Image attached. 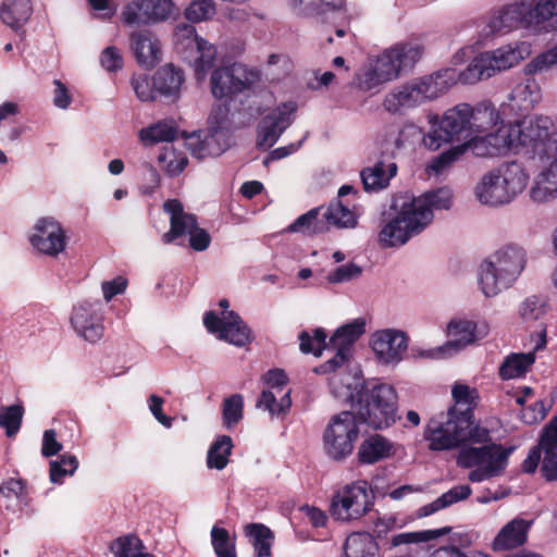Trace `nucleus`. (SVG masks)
I'll return each mask as SVG.
<instances>
[{
    "mask_svg": "<svg viewBox=\"0 0 557 557\" xmlns=\"http://www.w3.org/2000/svg\"><path fill=\"white\" fill-rule=\"evenodd\" d=\"M343 0H287L288 8L299 16H321L338 10Z\"/></svg>",
    "mask_w": 557,
    "mask_h": 557,
    "instance_id": "obj_39",
    "label": "nucleus"
},
{
    "mask_svg": "<svg viewBox=\"0 0 557 557\" xmlns=\"http://www.w3.org/2000/svg\"><path fill=\"white\" fill-rule=\"evenodd\" d=\"M246 534L251 539V544L257 557H268L274 539L273 532L260 523H251L246 527Z\"/></svg>",
    "mask_w": 557,
    "mask_h": 557,
    "instance_id": "obj_46",
    "label": "nucleus"
},
{
    "mask_svg": "<svg viewBox=\"0 0 557 557\" xmlns=\"http://www.w3.org/2000/svg\"><path fill=\"white\" fill-rule=\"evenodd\" d=\"M172 10V0H132L123 7L121 20L131 27L152 25L166 21Z\"/></svg>",
    "mask_w": 557,
    "mask_h": 557,
    "instance_id": "obj_18",
    "label": "nucleus"
},
{
    "mask_svg": "<svg viewBox=\"0 0 557 557\" xmlns=\"http://www.w3.org/2000/svg\"><path fill=\"white\" fill-rule=\"evenodd\" d=\"M425 438L431 450H449L467 442L487 445L491 442L488 429L474 424V416L461 419H431L425 429Z\"/></svg>",
    "mask_w": 557,
    "mask_h": 557,
    "instance_id": "obj_7",
    "label": "nucleus"
},
{
    "mask_svg": "<svg viewBox=\"0 0 557 557\" xmlns=\"http://www.w3.org/2000/svg\"><path fill=\"white\" fill-rule=\"evenodd\" d=\"M546 0H516L499 9L487 23L491 34L518 27H540L556 15Z\"/></svg>",
    "mask_w": 557,
    "mask_h": 557,
    "instance_id": "obj_9",
    "label": "nucleus"
},
{
    "mask_svg": "<svg viewBox=\"0 0 557 557\" xmlns=\"http://www.w3.org/2000/svg\"><path fill=\"white\" fill-rule=\"evenodd\" d=\"M71 324L77 335L89 343H97L104 333L103 305L101 300H83L74 306Z\"/></svg>",
    "mask_w": 557,
    "mask_h": 557,
    "instance_id": "obj_19",
    "label": "nucleus"
},
{
    "mask_svg": "<svg viewBox=\"0 0 557 557\" xmlns=\"http://www.w3.org/2000/svg\"><path fill=\"white\" fill-rule=\"evenodd\" d=\"M203 324L209 333L234 346L244 347L252 341L251 330L235 311H227L222 318L208 311L203 315Z\"/></svg>",
    "mask_w": 557,
    "mask_h": 557,
    "instance_id": "obj_17",
    "label": "nucleus"
},
{
    "mask_svg": "<svg viewBox=\"0 0 557 557\" xmlns=\"http://www.w3.org/2000/svg\"><path fill=\"white\" fill-rule=\"evenodd\" d=\"M359 436V426L355 413L344 410L332 416L323 435V450L334 461H343L354 451Z\"/></svg>",
    "mask_w": 557,
    "mask_h": 557,
    "instance_id": "obj_12",
    "label": "nucleus"
},
{
    "mask_svg": "<svg viewBox=\"0 0 557 557\" xmlns=\"http://www.w3.org/2000/svg\"><path fill=\"white\" fill-rule=\"evenodd\" d=\"M471 106L459 103L448 109L444 115L430 117L431 129L423 137L424 146L430 150H437L444 144L453 140H467L473 137L470 127Z\"/></svg>",
    "mask_w": 557,
    "mask_h": 557,
    "instance_id": "obj_11",
    "label": "nucleus"
},
{
    "mask_svg": "<svg viewBox=\"0 0 557 557\" xmlns=\"http://www.w3.org/2000/svg\"><path fill=\"white\" fill-rule=\"evenodd\" d=\"M370 345L381 363L397 364L407 351L408 337L403 331L385 329L373 333Z\"/></svg>",
    "mask_w": 557,
    "mask_h": 557,
    "instance_id": "obj_21",
    "label": "nucleus"
},
{
    "mask_svg": "<svg viewBox=\"0 0 557 557\" xmlns=\"http://www.w3.org/2000/svg\"><path fill=\"white\" fill-rule=\"evenodd\" d=\"M29 240L39 252L55 257L65 249L66 235L57 220L41 218L36 222Z\"/></svg>",
    "mask_w": 557,
    "mask_h": 557,
    "instance_id": "obj_23",
    "label": "nucleus"
},
{
    "mask_svg": "<svg viewBox=\"0 0 557 557\" xmlns=\"http://www.w3.org/2000/svg\"><path fill=\"white\" fill-rule=\"evenodd\" d=\"M541 330L539 333V342L536 343L534 350L527 354L512 352L507 356L499 366L498 374L502 380H512L523 376L530 367L535 361V351L543 348L546 345V329L541 323Z\"/></svg>",
    "mask_w": 557,
    "mask_h": 557,
    "instance_id": "obj_25",
    "label": "nucleus"
},
{
    "mask_svg": "<svg viewBox=\"0 0 557 557\" xmlns=\"http://www.w3.org/2000/svg\"><path fill=\"white\" fill-rule=\"evenodd\" d=\"M78 467V460L72 455H61L58 460L50 461V480L62 483L66 475H72Z\"/></svg>",
    "mask_w": 557,
    "mask_h": 557,
    "instance_id": "obj_54",
    "label": "nucleus"
},
{
    "mask_svg": "<svg viewBox=\"0 0 557 557\" xmlns=\"http://www.w3.org/2000/svg\"><path fill=\"white\" fill-rule=\"evenodd\" d=\"M163 208L170 214L171 224L170 230L162 237L165 244L174 242L176 238L185 235L187 230L196 227V216L185 213L182 203L177 199L165 201Z\"/></svg>",
    "mask_w": 557,
    "mask_h": 557,
    "instance_id": "obj_28",
    "label": "nucleus"
},
{
    "mask_svg": "<svg viewBox=\"0 0 557 557\" xmlns=\"http://www.w3.org/2000/svg\"><path fill=\"white\" fill-rule=\"evenodd\" d=\"M393 443L381 434H373L366 438L357 451L361 465H373L392 456Z\"/></svg>",
    "mask_w": 557,
    "mask_h": 557,
    "instance_id": "obj_30",
    "label": "nucleus"
},
{
    "mask_svg": "<svg viewBox=\"0 0 557 557\" xmlns=\"http://www.w3.org/2000/svg\"><path fill=\"white\" fill-rule=\"evenodd\" d=\"M175 136L176 128L168 122H160L140 131L141 139L150 144L172 141Z\"/></svg>",
    "mask_w": 557,
    "mask_h": 557,
    "instance_id": "obj_55",
    "label": "nucleus"
},
{
    "mask_svg": "<svg viewBox=\"0 0 557 557\" xmlns=\"http://www.w3.org/2000/svg\"><path fill=\"white\" fill-rule=\"evenodd\" d=\"M131 83L140 101L154 100L156 92L158 91L154 89L153 84H150V81L146 75H134Z\"/></svg>",
    "mask_w": 557,
    "mask_h": 557,
    "instance_id": "obj_61",
    "label": "nucleus"
},
{
    "mask_svg": "<svg viewBox=\"0 0 557 557\" xmlns=\"http://www.w3.org/2000/svg\"><path fill=\"white\" fill-rule=\"evenodd\" d=\"M553 121L548 116H527L513 123L518 149H525L544 164L536 176L530 198L537 203L557 197V134H553Z\"/></svg>",
    "mask_w": 557,
    "mask_h": 557,
    "instance_id": "obj_1",
    "label": "nucleus"
},
{
    "mask_svg": "<svg viewBox=\"0 0 557 557\" xmlns=\"http://www.w3.org/2000/svg\"><path fill=\"white\" fill-rule=\"evenodd\" d=\"M443 71L454 73V85L457 82L475 84L479 81L487 79L495 75L494 70L491 67V61L486 59L484 53L475 57L462 72L458 73L455 69H444Z\"/></svg>",
    "mask_w": 557,
    "mask_h": 557,
    "instance_id": "obj_36",
    "label": "nucleus"
},
{
    "mask_svg": "<svg viewBox=\"0 0 557 557\" xmlns=\"http://www.w3.org/2000/svg\"><path fill=\"white\" fill-rule=\"evenodd\" d=\"M515 449V446L503 447L496 443L482 446L463 445L458 451L456 463L460 468L471 469L468 480L479 483L502 475Z\"/></svg>",
    "mask_w": 557,
    "mask_h": 557,
    "instance_id": "obj_8",
    "label": "nucleus"
},
{
    "mask_svg": "<svg viewBox=\"0 0 557 557\" xmlns=\"http://www.w3.org/2000/svg\"><path fill=\"white\" fill-rule=\"evenodd\" d=\"M23 408L17 405L10 406L0 412V425L5 429L7 435H14L22 423Z\"/></svg>",
    "mask_w": 557,
    "mask_h": 557,
    "instance_id": "obj_59",
    "label": "nucleus"
},
{
    "mask_svg": "<svg viewBox=\"0 0 557 557\" xmlns=\"http://www.w3.org/2000/svg\"><path fill=\"white\" fill-rule=\"evenodd\" d=\"M454 73L437 71L412 82L394 87L383 100V108L391 114H404L405 111L434 100L454 86Z\"/></svg>",
    "mask_w": 557,
    "mask_h": 557,
    "instance_id": "obj_4",
    "label": "nucleus"
},
{
    "mask_svg": "<svg viewBox=\"0 0 557 557\" xmlns=\"http://www.w3.org/2000/svg\"><path fill=\"white\" fill-rule=\"evenodd\" d=\"M345 557H377L379 546L368 532L350 534L344 545Z\"/></svg>",
    "mask_w": 557,
    "mask_h": 557,
    "instance_id": "obj_40",
    "label": "nucleus"
},
{
    "mask_svg": "<svg viewBox=\"0 0 557 557\" xmlns=\"http://www.w3.org/2000/svg\"><path fill=\"white\" fill-rule=\"evenodd\" d=\"M176 51L194 69L197 81H203L216 59V47L200 37L190 24H178L173 34Z\"/></svg>",
    "mask_w": 557,
    "mask_h": 557,
    "instance_id": "obj_10",
    "label": "nucleus"
},
{
    "mask_svg": "<svg viewBox=\"0 0 557 557\" xmlns=\"http://www.w3.org/2000/svg\"><path fill=\"white\" fill-rule=\"evenodd\" d=\"M397 173L395 162L385 163V160H379L373 166L363 169L360 177L363 188L367 191H377L387 187L389 180Z\"/></svg>",
    "mask_w": 557,
    "mask_h": 557,
    "instance_id": "obj_33",
    "label": "nucleus"
},
{
    "mask_svg": "<svg viewBox=\"0 0 557 557\" xmlns=\"http://www.w3.org/2000/svg\"><path fill=\"white\" fill-rule=\"evenodd\" d=\"M129 46L138 64L146 69L153 67L161 60V44L151 30L133 32Z\"/></svg>",
    "mask_w": 557,
    "mask_h": 557,
    "instance_id": "obj_24",
    "label": "nucleus"
},
{
    "mask_svg": "<svg viewBox=\"0 0 557 557\" xmlns=\"http://www.w3.org/2000/svg\"><path fill=\"white\" fill-rule=\"evenodd\" d=\"M468 149H470L469 141L451 147L434 157L431 163L428 165V169L435 174H440L449 168L454 162H456Z\"/></svg>",
    "mask_w": 557,
    "mask_h": 557,
    "instance_id": "obj_52",
    "label": "nucleus"
},
{
    "mask_svg": "<svg viewBox=\"0 0 557 557\" xmlns=\"http://www.w3.org/2000/svg\"><path fill=\"white\" fill-rule=\"evenodd\" d=\"M288 232L306 235L321 234L327 231L326 222L322 219L321 208H314L298 216L288 227Z\"/></svg>",
    "mask_w": 557,
    "mask_h": 557,
    "instance_id": "obj_42",
    "label": "nucleus"
},
{
    "mask_svg": "<svg viewBox=\"0 0 557 557\" xmlns=\"http://www.w3.org/2000/svg\"><path fill=\"white\" fill-rule=\"evenodd\" d=\"M470 127L472 136L490 131L500 120L499 113L490 101H482L471 107Z\"/></svg>",
    "mask_w": 557,
    "mask_h": 557,
    "instance_id": "obj_38",
    "label": "nucleus"
},
{
    "mask_svg": "<svg viewBox=\"0 0 557 557\" xmlns=\"http://www.w3.org/2000/svg\"><path fill=\"white\" fill-rule=\"evenodd\" d=\"M30 0H3L0 7L1 21L13 29H18L32 16Z\"/></svg>",
    "mask_w": 557,
    "mask_h": 557,
    "instance_id": "obj_37",
    "label": "nucleus"
},
{
    "mask_svg": "<svg viewBox=\"0 0 557 557\" xmlns=\"http://www.w3.org/2000/svg\"><path fill=\"white\" fill-rule=\"evenodd\" d=\"M475 323L465 319H453L447 325L450 341L441 350H459L475 341Z\"/></svg>",
    "mask_w": 557,
    "mask_h": 557,
    "instance_id": "obj_34",
    "label": "nucleus"
},
{
    "mask_svg": "<svg viewBox=\"0 0 557 557\" xmlns=\"http://www.w3.org/2000/svg\"><path fill=\"white\" fill-rule=\"evenodd\" d=\"M185 81L184 72L173 64H165L152 76V84L159 95L176 98Z\"/></svg>",
    "mask_w": 557,
    "mask_h": 557,
    "instance_id": "obj_32",
    "label": "nucleus"
},
{
    "mask_svg": "<svg viewBox=\"0 0 557 557\" xmlns=\"http://www.w3.org/2000/svg\"><path fill=\"white\" fill-rule=\"evenodd\" d=\"M529 175L518 162H507L490 171L475 187V197L491 207L511 202L527 187Z\"/></svg>",
    "mask_w": 557,
    "mask_h": 557,
    "instance_id": "obj_6",
    "label": "nucleus"
},
{
    "mask_svg": "<svg viewBox=\"0 0 557 557\" xmlns=\"http://www.w3.org/2000/svg\"><path fill=\"white\" fill-rule=\"evenodd\" d=\"M211 543L216 557H237L235 542L231 540L226 529L214 525L211 530Z\"/></svg>",
    "mask_w": 557,
    "mask_h": 557,
    "instance_id": "obj_53",
    "label": "nucleus"
},
{
    "mask_svg": "<svg viewBox=\"0 0 557 557\" xmlns=\"http://www.w3.org/2000/svg\"><path fill=\"white\" fill-rule=\"evenodd\" d=\"M214 13L215 7L212 0H196L186 8L184 15L189 22L199 23L210 18Z\"/></svg>",
    "mask_w": 557,
    "mask_h": 557,
    "instance_id": "obj_58",
    "label": "nucleus"
},
{
    "mask_svg": "<svg viewBox=\"0 0 557 557\" xmlns=\"http://www.w3.org/2000/svg\"><path fill=\"white\" fill-rule=\"evenodd\" d=\"M548 311V302L544 297L530 296L519 306V315L524 323L542 321Z\"/></svg>",
    "mask_w": 557,
    "mask_h": 557,
    "instance_id": "obj_47",
    "label": "nucleus"
},
{
    "mask_svg": "<svg viewBox=\"0 0 557 557\" xmlns=\"http://www.w3.org/2000/svg\"><path fill=\"white\" fill-rule=\"evenodd\" d=\"M0 494L8 499L15 498L18 511H23L32 500L27 482L21 478L3 480L0 484Z\"/></svg>",
    "mask_w": 557,
    "mask_h": 557,
    "instance_id": "obj_44",
    "label": "nucleus"
},
{
    "mask_svg": "<svg viewBox=\"0 0 557 557\" xmlns=\"http://www.w3.org/2000/svg\"><path fill=\"white\" fill-rule=\"evenodd\" d=\"M233 441L228 435H220L211 444L207 454V466L210 469L223 470L232 454Z\"/></svg>",
    "mask_w": 557,
    "mask_h": 557,
    "instance_id": "obj_45",
    "label": "nucleus"
},
{
    "mask_svg": "<svg viewBox=\"0 0 557 557\" xmlns=\"http://www.w3.org/2000/svg\"><path fill=\"white\" fill-rule=\"evenodd\" d=\"M532 521L515 518L507 522L492 542L494 552H505L518 548L527 543Z\"/></svg>",
    "mask_w": 557,
    "mask_h": 557,
    "instance_id": "obj_26",
    "label": "nucleus"
},
{
    "mask_svg": "<svg viewBox=\"0 0 557 557\" xmlns=\"http://www.w3.org/2000/svg\"><path fill=\"white\" fill-rule=\"evenodd\" d=\"M230 131L210 129L203 140L189 141L188 148L191 154L198 159L206 157H218L230 147Z\"/></svg>",
    "mask_w": 557,
    "mask_h": 557,
    "instance_id": "obj_29",
    "label": "nucleus"
},
{
    "mask_svg": "<svg viewBox=\"0 0 557 557\" xmlns=\"http://www.w3.org/2000/svg\"><path fill=\"white\" fill-rule=\"evenodd\" d=\"M244 417V397L240 394H233L224 398L222 404V421L223 425L231 430Z\"/></svg>",
    "mask_w": 557,
    "mask_h": 557,
    "instance_id": "obj_49",
    "label": "nucleus"
},
{
    "mask_svg": "<svg viewBox=\"0 0 557 557\" xmlns=\"http://www.w3.org/2000/svg\"><path fill=\"white\" fill-rule=\"evenodd\" d=\"M297 106L293 101L284 102L265 114L258 127L259 145L272 147L293 123Z\"/></svg>",
    "mask_w": 557,
    "mask_h": 557,
    "instance_id": "obj_22",
    "label": "nucleus"
},
{
    "mask_svg": "<svg viewBox=\"0 0 557 557\" xmlns=\"http://www.w3.org/2000/svg\"><path fill=\"white\" fill-rule=\"evenodd\" d=\"M145 548L143 541L134 534L120 536L110 544V550L115 557H136Z\"/></svg>",
    "mask_w": 557,
    "mask_h": 557,
    "instance_id": "obj_51",
    "label": "nucleus"
},
{
    "mask_svg": "<svg viewBox=\"0 0 557 557\" xmlns=\"http://www.w3.org/2000/svg\"><path fill=\"white\" fill-rule=\"evenodd\" d=\"M387 83L373 64L361 67L354 76L351 85L357 89L369 92L377 90L381 85Z\"/></svg>",
    "mask_w": 557,
    "mask_h": 557,
    "instance_id": "obj_48",
    "label": "nucleus"
},
{
    "mask_svg": "<svg viewBox=\"0 0 557 557\" xmlns=\"http://www.w3.org/2000/svg\"><path fill=\"white\" fill-rule=\"evenodd\" d=\"M527 52L528 49L524 44H515L484 52V54L486 59L491 61V67L496 74L497 72L505 71L518 64Z\"/></svg>",
    "mask_w": 557,
    "mask_h": 557,
    "instance_id": "obj_35",
    "label": "nucleus"
},
{
    "mask_svg": "<svg viewBox=\"0 0 557 557\" xmlns=\"http://www.w3.org/2000/svg\"><path fill=\"white\" fill-rule=\"evenodd\" d=\"M366 321L358 318L336 330L330 338L331 346H339L351 351V346L364 334Z\"/></svg>",
    "mask_w": 557,
    "mask_h": 557,
    "instance_id": "obj_43",
    "label": "nucleus"
},
{
    "mask_svg": "<svg viewBox=\"0 0 557 557\" xmlns=\"http://www.w3.org/2000/svg\"><path fill=\"white\" fill-rule=\"evenodd\" d=\"M257 408L269 411L272 416L285 413L292 406L290 391H286L280 398L272 391H263L257 400Z\"/></svg>",
    "mask_w": 557,
    "mask_h": 557,
    "instance_id": "obj_50",
    "label": "nucleus"
},
{
    "mask_svg": "<svg viewBox=\"0 0 557 557\" xmlns=\"http://www.w3.org/2000/svg\"><path fill=\"white\" fill-rule=\"evenodd\" d=\"M451 396L455 405L447 411V413H441L438 417L433 419H461L468 416H474V408L479 404L480 395L475 387H471L467 384L456 383L451 387Z\"/></svg>",
    "mask_w": 557,
    "mask_h": 557,
    "instance_id": "obj_27",
    "label": "nucleus"
},
{
    "mask_svg": "<svg viewBox=\"0 0 557 557\" xmlns=\"http://www.w3.org/2000/svg\"><path fill=\"white\" fill-rule=\"evenodd\" d=\"M472 494L470 485H456L440 496L444 507H449L458 502L467 499Z\"/></svg>",
    "mask_w": 557,
    "mask_h": 557,
    "instance_id": "obj_64",
    "label": "nucleus"
},
{
    "mask_svg": "<svg viewBox=\"0 0 557 557\" xmlns=\"http://www.w3.org/2000/svg\"><path fill=\"white\" fill-rule=\"evenodd\" d=\"M158 160L160 162L168 161L166 172L170 176H177L184 171V169L188 164V159L186 156H174L173 152H164L158 157Z\"/></svg>",
    "mask_w": 557,
    "mask_h": 557,
    "instance_id": "obj_63",
    "label": "nucleus"
},
{
    "mask_svg": "<svg viewBox=\"0 0 557 557\" xmlns=\"http://www.w3.org/2000/svg\"><path fill=\"white\" fill-rule=\"evenodd\" d=\"M451 202L453 193L448 187L430 190L403 201L396 216L379 234L381 246L387 248L405 245L432 222L434 210H447Z\"/></svg>",
    "mask_w": 557,
    "mask_h": 557,
    "instance_id": "obj_2",
    "label": "nucleus"
},
{
    "mask_svg": "<svg viewBox=\"0 0 557 557\" xmlns=\"http://www.w3.org/2000/svg\"><path fill=\"white\" fill-rule=\"evenodd\" d=\"M539 467L547 482L557 481V416L544 428L539 444L530 449L522 463V470L528 474Z\"/></svg>",
    "mask_w": 557,
    "mask_h": 557,
    "instance_id": "obj_15",
    "label": "nucleus"
},
{
    "mask_svg": "<svg viewBox=\"0 0 557 557\" xmlns=\"http://www.w3.org/2000/svg\"><path fill=\"white\" fill-rule=\"evenodd\" d=\"M555 65H557V44L533 58L525 65L524 71L528 75H534L546 72Z\"/></svg>",
    "mask_w": 557,
    "mask_h": 557,
    "instance_id": "obj_56",
    "label": "nucleus"
},
{
    "mask_svg": "<svg viewBox=\"0 0 557 557\" xmlns=\"http://www.w3.org/2000/svg\"><path fill=\"white\" fill-rule=\"evenodd\" d=\"M450 530H451L450 528L445 527V528L436 529V530H425V531H421V532L400 533L393 537L392 545L399 546L403 544L431 541V540L437 539L442 535L449 533Z\"/></svg>",
    "mask_w": 557,
    "mask_h": 557,
    "instance_id": "obj_57",
    "label": "nucleus"
},
{
    "mask_svg": "<svg viewBox=\"0 0 557 557\" xmlns=\"http://www.w3.org/2000/svg\"><path fill=\"white\" fill-rule=\"evenodd\" d=\"M374 505V495L367 481H357L339 488L331 499L330 513L348 522L367 515Z\"/></svg>",
    "mask_w": 557,
    "mask_h": 557,
    "instance_id": "obj_13",
    "label": "nucleus"
},
{
    "mask_svg": "<svg viewBox=\"0 0 557 557\" xmlns=\"http://www.w3.org/2000/svg\"><path fill=\"white\" fill-rule=\"evenodd\" d=\"M362 273V268L354 262H349L336 268L327 274V282L338 284L358 278Z\"/></svg>",
    "mask_w": 557,
    "mask_h": 557,
    "instance_id": "obj_60",
    "label": "nucleus"
},
{
    "mask_svg": "<svg viewBox=\"0 0 557 557\" xmlns=\"http://www.w3.org/2000/svg\"><path fill=\"white\" fill-rule=\"evenodd\" d=\"M542 98L541 88L534 78L527 77L517 83L510 95L509 101L513 110L529 111L540 102Z\"/></svg>",
    "mask_w": 557,
    "mask_h": 557,
    "instance_id": "obj_31",
    "label": "nucleus"
},
{
    "mask_svg": "<svg viewBox=\"0 0 557 557\" xmlns=\"http://www.w3.org/2000/svg\"><path fill=\"white\" fill-rule=\"evenodd\" d=\"M228 107L225 104H216L212 108L208 123L210 129L230 131L228 127Z\"/></svg>",
    "mask_w": 557,
    "mask_h": 557,
    "instance_id": "obj_62",
    "label": "nucleus"
},
{
    "mask_svg": "<svg viewBox=\"0 0 557 557\" xmlns=\"http://www.w3.org/2000/svg\"><path fill=\"white\" fill-rule=\"evenodd\" d=\"M260 81V72L234 62L215 67L210 76V89L215 99H228L252 89Z\"/></svg>",
    "mask_w": 557,
    "mask_h": 557,
    "instance_id": "obj_14",
    "label": "nucleus"
},
{
    "mask_svg": "<svg viewBox=\"0 0 557 557\" xmlns=\"http://www.w3.org/2000/svg\"><path fill=\"white\" fill-rule=\"evenodd\" d=\"M356 417L374 430L388 428L396 421L397 395L388 384L367 383L356 395L349 394Z\"/></svg>",
    "mask_w": 557,
    "mask_h": 557,
    "instance_id": "obj_5",
    "label": "nucleus"
},
{
    "mask_svg": "<svg viewBox=\"0 0 557 557\" xmlns=\"http://www.w3.org/2000/svg\"><path fill=\"white\" fill-rule=\"evenodd\" d=\"M423 46L417 41L399 42L383 51L373 65L387 82L410 71L423 54Z\"/></svg>",
    "mask_w": 557,
    "mask_h": 557,
    "instance_id": "obj_16",
    "label": "nucleus"
},
{
    "mask_svg": "<svg viewBox=\"0 0 557 557\" xmlns=\"http://www.w3.org/2000/svg\"><path fill=\"white\" fill-rule=\"evenodd\" d=\"M469 148L476 157H496L518 150L513 124H503L496 132L484 136L475 135L469 140Z\"/></svg>",
    "mask_w": 557,
    "mask_h": 557,
    "instance_id": "obj_20",
    "label": "nucleus"
},
{
    "mask_svg": "<svg viewBox=\"0 0 557 557\" xmlns=\"http://www.w3.org/2000/svg\"><path fill=\"white\" fill-rule=\"evenodd\" d=\"M321 214L322 219L326 222L327 230L330 226L351 228L357 224L356 214L341 200L331 202L326 209L321 210Z\"/></svg>",
    "mask_w": 557,
    "mask_h": 557,
    "instance_id": "obj_41",
    "label": "nucleus"
},
{
    "mask_svg": "<svg viewBox=\"0 0 557 557\" xmlns=\"http://www.w3.org/2000/svg\"><path fill=\"white\" fill-rule=\"evenodd\" d=\"M527 264V251L517 244H507L491 253L480 265L479 286L485 297H494L509 288Z\"/></svg>",
    "mask_w": 557,
    "mask_h": 557,
    "instance_id": "obj_3",
    "label": "nucleus"
}]
</instances>
